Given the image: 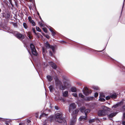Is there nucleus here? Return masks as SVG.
I'll return each mask as SVG.
<instances>
[{
  "label": "nucleus",
  "instance_id": "nucleus-44",
  "mask_svg": "<svg viewBox=\"0 0 125 125\" xmlns=\"http://www.w3.org/2000/svg\"><path fill=\"white\" fill-rule=\"evenodd\" d=\"M98 94L97 93H96L94 94V97H96L98 96Z\"/></svg>",
  "mask_w": 125,
  "mask_h": 125
},
{
  "label": "nucleus",
  "instance_id": "nucleus-36",
  "mask_svg": "<svg viewBox=\"0 0 125 125\" xmlns=\"http://www.w3.org/2000/svg\"><path fill=\"white\" fill-rule=\"evenodd\" d=\"M90 50L91 51H92L94 52L95 51H97V52H101L102 51H98L95 50L93 49H90Z\"/></svg>",
  "mask_w": 125,
  "mask_h": 125
},
{
  "label": "nucleus",
  "instance_id": "nucleus-59",
  "mask_svg": "<svg viewBox=\"0 0 125 125\" xmlns=\"http://www.w3.org/2000/svg\"><path fill=\"white\" fill-rule=\"evenodd\" d=\"M37 14L38 16H40V14L38 12H37Z\"/></svg>",
  "mask_w": 125,
  "mask_h": 125
},
{
  "label": "nucleus",
  "instance_id": "nucleus-52",
  "mask_svg": "<svg viewBox=\"0 0 125 125\" xmlns=\"http://www.w3.org/2000/svg\"><path fill=\"white\" fill-rule=\"evenodd\" d=\"M32 31H33V32L35 34H36V33H35V31L34 29H32Z\"/></svg>",
  "mask_w": 125,
  "mask_h": 125
},
{
  "label": "nucleus",
  "instance_id": "nucleus-5",
  "mask_svg": "<svg viewBox=\"0 0 125 125\" xmlns=\"http://www.w3.org/2000/svg\"><path fill=\"white\" fill-rule=\"evenodd\" d=\"M30 46L32 54L34 55H37V53L34 45L32 43H31L30 44Z\"/></svg>",
  "mask_w": 125,
  "mask_h": 125
},
{
  "label": "nucleus",
  "instance_id": "nucleus-61",
  "mask_svg": "<svg viewBox=\"0 0 125 125\" xmlns=\"http://www.w3.org/2000/svg\"><path fill=\"white\" fill-rule=\"evenodd\" d=\"M125 1V0H124V3H123V6L124 5V3Z\"/></svg>",
  "mask_w": 125,
  "mask_h": 125
},
{
  "label": "nucleus",
  "instance_id": "nucleus-7",
  "mask_svg": "<svg viewBox=\"0 0 125 125\" xmlns=\"http://www.w3.org/2000/svg\"><path fill=\"white\" fill-rule=\"evenodd\" d=\"M80 111L82 113H84L85 114V115H87V114L89 113L90 111V110L87 109H86L84 107H82L80 108Z\"/></svg>",
  "mask_w": 125,
  "mask_h": 125
},
{
  "label": "nucleus",
  "instance_id": "nucleus-14",
  "mask_svg": "<svg viewBox=\"0 0 125 125\" xmlns=\"http://www.w3.org/2000/svg\"><path fill=\"white\" fill-rule=\"evenodd\" d=\"M125 101L124 99H122L120 102L117 103V104L118 106H120L121 105H122L123 104V102Z\"/></svg>",
  "mask_w": 125,
  "mask_h": 125
},
{
  "label": "nucleus",
  "instance_id": "nucleus-27",
  "mask_svg": "<svg viewBox=\"0 0 125 125\" xmlns=\"http://www.w3.org/2000/svg\"><path fill=\"white\" fill-rule=\"evenodd\" d=\"M99 100L101 101L104 102L105 101V99L104 98L102 97H99Z\"/></svg>",
  "mask_w": 125,
  "mask_h": 125
},
{
  "label": "nucleus",
  "instance_id": "nucleus-24",
  "mask_svg": "<svg viewBox=\"0 0 125 125\" xmlns=\"http://www.w3.org/2000/svg\"><path fill=\"white\" fill-rule=\"evenodd\" d=\"M71 91L73 92H76V90L75 88L72 87L71 89Z\"/></svg>",
  "mask_w": 125,
  "mask_h": 125
},
{
  "label": "nucleus",
  "instance_id": "nucleus-10",
  "mask_svg": "<svg viewBox=\"0 0 125 125\" xmlns=\"http://www.w3.org/2000/svg\"><path fill=\"white\" fill-rule=\"evenodd\" d=\"M49 63L53 69H55L57 68L56 66L53 62H49Z\"/></svg>",
  "mask_w": 125,
  "mask_h": 125
},
{
  "label": "nucleus",
  "instance_id": "nucleus-57",
  "mask_svg": "<svg viewBox=\"0 0 125 125\" xmlns=\"http://www.w3.org/2000/svg\"><path fill=\"white\" fill-rule=\"evenodd\" d=\"M36 115H36V118H37V117H38V113H36Z\"/></svg>",
  "mask_w": 125,
  "mask_h": 125
},
{
  "label": "nucleus",
  "instance_id": "nucleus-34",
  "mask_svg": "<svg viewBox=\"0 0 125 125\" xmlns=\"http://www.w3.org/2000/svg\"><path fill=\"white\" fill-rule=\"evenodd\" d=\"M28 36L30 39H31L32 37V36L31 35L30 33H29Z\"/></svg>",
  "mask_w": 125,
  "mask_h": 125
},
{
  "label": "nucleus",
  "instance_id": "nucleus-50",
  "mask_svg": "<svg viewBox=\"0 0 125 125\" xmlns=\"http://www.w3.org/2000/svg\"><path fill=\"white\" fill-rule=\"evenodd\" d=\"M25 123H19V125H25Z\"/></svg>",
  "mask_w": 125,
  "mask_h": 125
},
{
  "label": "nucleus",
  "instance_id": "nucleus-6",
  "mask_svg": "<svg viewBox=\"0 0 125 125\" xmlns=\"http://www.w3.org/2000/svg\"><path fill=\"white\" fill-rule=\"evenodd\" d=\"M55 82V84L56 86L57 87H60L62 84V83L59 79L58 77L56 76L54 78Z\"/></svg>",
  "mask_w": 125,
  "mask_h": 125
},
{
  "label": "nucleus",
  "instance_id": "nucleus-32",
  "mask_svg": "<svg viewBox=\"0 0 125 125\" xmlns=\"http://www.w3.org/2000/svg\"><path fill=\"white\" fill-rule=\"evenodd\" d=\"M30 22L32 24V25L34 26L35 25V23L34 21L32 20H31L30 21Z\"/></svg>",
  "mask_w": 125,
  "mask_h": 125
},
{
  "label": "nucleus",
  "instance_id": "nucleus-63",
  "mask_svg": "<svg viewBox=\"0 0 125 125\" xmlns=\"http://www.w3.org/2000/svg\"><path fill=\"white\" fill-rule=\"evenodd\" d=\"M9 1H11V0H8Z\"/></svg>",
  "mask_w": 125,
  "mask_h": 125
},
{
  "label": "nucleus",
  "instance_id": "nucleus-19",
  "mask_svg": "<svg viewBox=\"0 0 125 125\" xmlns=\"http://www.w3.org/2000/svg\"><path fill=\"white\" fill-rule=\"evenodd\" d=\"M31 121L29 119H27V122L25 123V125H31Z\"/></svg>",
  "mask_w": 125,
  "mask_h": 125
},
{
  "label": "nucleus",
  "instance_id": "nucleus-18",
  "mask_svg": "<svg viewBox=\"0 0 125 125\" xmlns=\"http://www.w3.org/2000/svg\"><path fill=\"white\" fill-rule=\"evenodd\" d=\"M47 78L48 80L50 82H51L52 80V77L50 75H48L47 76Z\"/></svg>",
  "mask_w": 125,
  "mask_h": 125
},
{
  "label": "nucleus",
  "instance_id": "nucleus-13",
  "mask_svg": "<svg viewBox=\"0 0 125 125\" xmlns=\"http://www.w3.org/2000/svg\"><path fill=\"white\" fill-rule=\"evenodd\" d=\"M87 118V115H85V116H82L80 117L79 120L80 121L84 120L86 119Z\"/></svg>",
  "mask_w": 125,
  "mask_h": 125
},
{
  "label": "nucleus",
  "instance_id": "nucleus-64",
  "mask_svg": "<svg viewBox=\"0 0 125 125\" xmlns=\"http://www.w3.org/2000/svg\"><path fill=\"white\" fill-rule=\"evenodd\" d=\"M7 16H8V15H9V14H7Z\"/></svg>",
  "mask_w": 125,
  "mask_h": 125
},
{
  "label": "nucleus",
  "instance_id": "nucleus-31",
  "mask_svg": "<svg viewBox=\"0 0 125 125\" xmlns=\"http://www.w3.org/2000/svg\"><path fill=\"white\" fill-rule=\"evenodd\" d=\"M59 100H60V101H61L62 102H63L65 103V100L63 98H61L59 99Z\"/></svg>",
  "mask_w": 125,
  "mask_h": 125
},
{
  "label": "nucleus",
  "instance_id": "nucleus-40",
  "mask_svg": "<svg viewBox=\"0 0 125 125\" xmlns=\"http://www.w3.org/2000/svg\"><path fill=\"white\" fill-rule=\"evenodd\" d=\"M72 95L73 96L75 97H77V94L76 93H73L72 94Z\"/></svg>",
  "mask_w": 125,
  "mask_h": 125
},
{
  "label": "nucleus",
  "instance_id": "nucleus-33",
  "mask_svg": "<svg viewBox=\"0 0 125 125\" xmlns=\"http://www.w3.org/2000/svg\"><path fill=\"white\" fill-rule=\"evenodd\" d=\"M36 29L37 31L39 32H41V30L40 29V28L38 27H36Z\"/></svg>",
  "mask_w": 125,
  "mask_h": 125
},
{
  "label": "nucleus",
  "instance_id": "nucleus-35",
  "mask_svg": "<svg viewBox=\"0 0 125 125\" xmlns=\"http://www.w3.org/2000/svg\"><path fill=\"white\" fill-rule=\"evenodd\" d=\"M42 30L43 31L45 32V33H46L47 32V29L45 28H42Z\"/></svg>",
  "mask_w": 125,
  "mask_h": 125
},
{
  "label": "nucleus",
  "instance_id": "nucleus-23",
  "mask_svg": "<svg viewBox=\"0 0 125 125\" xmlns=\"http://www.w3.org/2000/svg\"><path fill=\"white\" fill-rule=\"evenodd\" d=\"M79 110V109H77L76 110H75L73 113V114H76L78 113V112Z\"/></svg>",
  "mask_w": 125,
  "mask_h": 125
},
{
  "label": "nucleus",
  "instance_id": "nucleus-54",
  "mask_svg": "<svg viewBox=\"0 0 125 125\" xmlns=\"http://www.w3.org/2000/svg\"><path fill=\"white\" fill-rule=\"evenodd\" d=\"M122 108L123 109L125 110V105L123 106Z\"/></svg>",
  "mask_w": 125,
  "mask_h": 125
},
{
  "label": "nucleus",
  "instance_id": "nucleus-39",
  "mask_svg": "<svg viewBox=\"0 0 125 125\" xmlns=\"http://www.w3.org/2000/svg\"><path fill=\"white\" fill-rule=\"evenodd\" d=\"M63 79L65 80H68L67 78L65 76H62Z\"/></svg>",
  "mask_w": 125,
  "mask_h": 125
},
{
  "label": "nucleus",
  "instance_id": "nucleus-28",
  "mask_svg": "<svg viewBox=\"0 0 125 125\" xmlns=\"http://www.w3.org/2000/svg\"><path fill=\"white\" fill-rule=\"evenodd\" d=\"M53 86L52 85H50L49 87V89L50 91L51 92H52V89L53 88Z\"/></svg>",
  "mask_w": 125,
  "mask_h": 125
},
{
  "label": "nucleus",
  "instance_id": "nucleus-62",
  "mask_svg": "<svg viewBox=\"0 0 125 125\" xmlns=\"http://www.w3.org/2000/svg\"><path fill=\"white\" fill-rule=\"evenodd\" d=\"M62 42H64V43H65V42H64V41H62Z\"/></svg>",
  "mask_w": 125,
  "mask_h": 125
},
{
  "label": "nucleus",
  "instance_id": "nucleus-30",
  "mask_svg": "<svg viewBox=\"0 0 125 125\" xmlns=\"http://www.w3.org/2000/svg\"><path fill=\"white\" fill-rule=\"evenodd\" d=\"M93 88L94 90H99V88L97 86H94L93 87Z\"/></svg>",
  "mask_w": 125,
  "mask_h": 125
},
{
  "label": "nucleus",
  "instance_id": "nucleus-11",
  "mask_svg": "<svg viewBox=\"0 0 125 125\" xmlns=\"http://www.w3.org/2000/svg\"><path fill=\"white\" fill-rule=\"evenodd\" d=\"M64 86L61 85L59 87L60 89H62V90H64L67 88L66 84L64 82Z\"/></svg>",
  "mask_w": 125,
  "mask_h": 125
},
{
  "label": "nucleus",
  "instance_id": "nucleus-46",
  "mask_svg": "<svg viewBox=\"0 0 125 125\" xmlns=\"http://www.w3.org/2000/svg\"><path fill=\"white\" fill-rule=\"evenodd\" d=\"M45 36V37L47 39H49L50 38V36L46 34Z\"/></svg>",
  "mask_w": 125,
  "mask_h": 125
},
{
  "label": "nucleus",
  "instance_id": "nucleus-29",
  "mask_svg": "<svg viewBox=\"0 0 125 125\" xmlns=\"http://www.w3.org/2000/svg\"><path fill=\"white\" fill-rule=\"evenodd\" d=\"M23 25L25 29H27L28 28V27L27 24L25 23H23Z\"/></svg>",
  "mask_w": 125,
  "mask_h": 125
},
{
  "label": "nucleus",
  "instance_id": "nucleus-48",
  "mask_svg": "<svg viewBox=\"0 0 125 125\" xmlns=\"http://www.w3.org/2000/svg\"><path fill=\"white\" fill-rule=\"evenodd\" d=\"M123 119H125V112L123 114Z\"/></svg>",
  "mask_w": 125,
  "mask_h": 125
},
{
  "label": "nucleus",
  "instance_id": "nucleus-53",
  "mask_svg": "<svg viewBox=\"0 0 125 125\" xmlns=\"http://www.w3.org/2000/svg\"><path fill=\"white\" fill-rule=\"evenodd\" d=\"M10 4H11V5L13 7V4H12V1H9Z\"/></svg>",
  "mask_w": 125,
  "mask_h": 125
},
{
  "label": "nucleus",
  "instance_id": "nucleus-15",
  "mask_svg": "<svg viewBox=\"0 0 125 125\" xmlns=\"http://www.w3.org/2000/svg\"><path fill=\"white\" fill-rule=\"evenodd\" d=\"M117 113L116 112L113 113H111L108 115L109 117H112L115 116L117 114Z\"/></svg>",
  "mask_w": 125,
  "mask_h": 125
},
{
  "label": "nucleus",
  "instance_id": "nucleus-17",
  "mask_svg": "<svg viewBox=\"0 0 125 125\" xmlns=\"http://www.w3.org/2000/svg\"><path fill=\"white\" fill-rule=\"evenodd\" d=\"M63 96L64 97H66L68 96V92L66 91L63 92L62 94Z\"/></svg>",
  "mask_w": 125,
  "mask_h": 125
},
{
  "label": "nucleus",
  "instance_id": "nucleus-3",
  "mask_svg": "<svg viewBox=\"0 0 125 125\" xmlns=\"http://www.w3.org/2000/svg\"><path fill=\"white\" fill-rule=\"evenodd\" d=\"M102 108L103 110H99L98 112V115L99 116H104L107 114V109L108 108L104 106L102 107Z\"/></svg>",
  "mask_w": 125,
  "mask_h": 125
},
{
  "label": "nucleus",
  "instance_id": "nucleus-9",
  "mask_svg": "<svg viewBox=\"0 0 125 125\" xmlns=\"http://www.w3.org/2000/svg\"><path fill=\"white\" fill-rule=\"evenodd\" d=\"M85 90H83V94L85 95H87L91 93L92 92L91 91L88 89L86 87L85 88Z\"/></svg>",
  "mask_w": 125,
  "mask_h": 125
},
{
  "label": "nucleus",
  "instance_id": "nucleus-38",
  "mask_svg": "<svg viewBox=\"0 0 125 125\" xmlns=\"http://www.w3.org/2000/svg\"><path fill=\"white\" fill-rule=\"evenodd\" d=\"M79 96L81 98H83L84 97V96L82 94H79Z\"/></svg>",
  "mask_w": 125,
  "mask_h": 125
},
{
  "label": "nucleus",
  "instance_id": "nucleus-16",
  "mask_svg": "<svg viewBox=\"0 0 125 125\" xmlns=\"http://www.w3.org/2000/svg\"><path fill=\"white\" fill-rule=\"evenodd\" d=\"M38 23L42 27H44L45 25L44 24V22L42 20V21L39 22Z\"/></svg>",
  "mask_w": 125,
  "mask_h": 125
},
{
  "label": "nucleus",
  "instance_id": "nucleus-8",
  "mask_svg": "<svg viewBox=\"0 0 125 125\" xmlns=\"http://www.w3.org/2000/svg\"><path fill=\"white\" fill-rule=\"evenodd\" d=\"M76 107V105L74 103H72L70 104L69 105V112L71 113V112L75 109Z\"/></svg>",
  "mask_w": 125,
  "mask_h": 125
},
{
  "label": "nucleus",
  "instance_id": "nucleus-42",
  "mask_svg": "<svg viewBox=\"0 0 125 125\" xmlns=\"http://www.w3.org/2000/svg\"><path fill=\"white\" fill-rule=\"evenodd\" d=\"M52 32V36L53 37H54L55 34V33L54 31H52V32Z\"/></svg>",
  "mask_w": 125,
  "mask_h": 125
},
{
  "label": "nucleus",
  "instance_id": "nucleus-58",
  "mask_svg": "<svg viewBox=\"0 0 125 125\" xmlns=\"http://www.w3.org/2000/svg\"><path fill=\"white\" fill-rule=\"evenodd\" d=\"M39 17H40V19L41 20V21H42V18H41V17L40 16Z\"/></svg>",
  "mask_w": 125,
  "mask_h": 125
},
{
  "label": "nucleus",
  "instance_id": "nucleus-21",
  "mask_svg": "<svg viewBox=\"0 0 125 125\" xmlns=\"http://www.w3.org/2000/svg\"><path fill=\"white\" fill-rule=\"evenodd\" d=\"M47 114L43 113L40 116L39 119H41L42 117H44V116H47Z\"/></svg>",
  "mask_w": 125,
  "mask_h": 125
},
{
  "label": "nucleus",
  "instance_id": "nucleus-2",
  "mask_svg": "<svg viewBox=\"0 0 125 125\" xmlns=\"http://www.w3.org/2000/svg\"><path fill=\"white\" fill-rule=\"evenodd\" d=\"M45 46L47 49H49L50 55V56H53V53L55 52V47L52 45H50L47 42H46L45 44Z\"/></svg>",
  "mask_w": 125,
  "mask_h": 125
},
{
  "label": "nucleus",
  "instance_id": "nucleus-37",
  "mask_svg": "<svg viewBox=\"0 0 125 125\" xmlns=\"http://www.w3.org/2000/svg\"><path fill=\"white\" fill-rule=\"evenodd\" d=\"M118 107V105H117V104H116L115 105L113 106L112 107V108H116Z\"/></svg>",
  "mask_w": 125,
  "mask_h": 125
},
{
  "label": "nucleus",
  "instance_id": "nucleus-45",
  "mask_svg": "<svg viewBox=\"0 0 125 125\" xmlns=\"http://www.w3.org/2000/svg\"><path fill=\"white\" fill-rule=\"evenodd\" d=\"M100 97H102L104 98L105 97V96L104 94H101V95Z\"/></svg>",
  "mask_w": 125,
  "mask_h": 125
},
{
  "label": "nucleus",
  "instance_id": "nucleus-55",
  "mask_svg": "<svg viewBox=\"0 0 125 125\" xmlns=\"http://www.w3.org/2000/svg\"><path fill=\"white\" fill-rule=\"evenodd\" d=\"M55 108L57 110H58V107L57 106H55Z\"/></svg>",
  "mask_w": 125,
  "mask_h": 125
},
{
  "label": "nucleus",
  "instance_id": "nucleus-41",
  "mask_svg": "<svg viewBox=\"0 0 125 125\" xmlns=\"http://www.w3.org/2000/svg\"><path fill=\"white\" fill-rule=\"evenodd\" d=\"M110 98H111L110 96H107L105 98L106 100H108L109 99H110Z\"/></svg>",
  "mask_w": 125,
  "mask_h": 125
},
{
  "label": "nucleus",
  "instance_id": "nucleus-20",
  "mask_svg": "<svg viewBox=\"0 0 125 125\" xmlns=\"http://www.w3.org/2000/svg\"><path fill=\"white\" fill-rule=\"evenodd\" d=\"M111 98L115 99L117 97V95L116 94H114L110 95Z\"/></svg>",
  "mask_w": 125,
  "mask_h": 125
},
{
  "label": "nucleus",
  "instance_id": "nucleus-60",
  "mask_svg": "<svg viewBox=\"0 0 125 125\" xmlns=\"http://www.w3.org/2000/svg\"><path fill=\"white\" fill-rule=\"evenodd\" d=\"M6 124L7 125H9V124H8V123H6Z\"/></svg>",
  "mask_w": 125,
  "mask_h": 125
},
{
  "label": "nucleus",
  "instance_id": "nucleus-49",
  "mask_svg": "<svg viewBox=\"0 0 125 125\" xmlns=\"http://www.w3.org/2000/svg\"><path fill=\"white\" fill-rule=\"evenodd\" d=\"M28 19L30 21L31 20V17H28Z\"/></svg>",
  "mask_w": 125,
  "mask_h": 125
},
{
  "label": "nucleus",
  "instance_id": "nucleus-22",
  "mask_svg": "<svg viewBox=\"0 0 125 125\" xmlns=\"http://www.w3.org/2000/svg\"><path fill=\"white\" fill-rule=\"evenodd\" d=\"M42 50L43 52V54L44 55H45L46 52V49H45L43 47L42 48Z\"/></svg>",
  "mask_w": 125,
  "mask_h": 125
},
{
  "label": "nucleus",
  "instance_id": "nucleus-4",
  "mask_svg": "<svg viewBox=\"0 0 125 125\" xmlns=\"http://www.w3.org/2000/svg\"><path fill=\"white\" fill-rule=\"evenodd\" d=\"M14 35L15 37L20 40H21L24 38V36L18 32L15 33Z\"/></svg>",
  "mask_w": 125,
  "mask_h": 125
},
{
  "label": "nucleus",
  "instance_id": "nucleus-47",
  "mask_svg": "<svg viewBox=\"0 0 125 125\" xmlns=\"http://www.w3.org/2000/svg\"><path fill=\"white\" fill-rule=\"evenodd\" d=\"M2 17L3 18L5 17L6 18V15L5 13H2Z\"/></svg>",
  "mask_w": 125,
  "mask_h": 125
},
{
  "label": "nucleus",
  "instance_id": "nucleus-43",
  "mask_svg": "<svg viewBox=\"0 0 125 125\" xmlns=\"http://www.w3.org/2000/svg\"><path fill=\"white\" fill-rule=\"evenodd\" d=\"M95 119V121H96L97 122L99 123V122H100V120L98 118H96Z\"/></svg>",
  "mask_w": 125,
  "mask_h": 125
},
{
  "label": "nucleus",
  "instance_id": "nucleus-25",
  "mask_svg": "<svg viewBox=\"0 0 125 125\" xmlns=\"http://www.w3.org/2000/svg\"><path fill=\"white\" fill-rule=\"evenodd\" d=\"M95 119H90L89 121V123H91L94 122L95 121Z\"/></svg>",
  "mask_w": 125,
  "mask_h": 125
},
{
  "label": "nucleus",
  "instance_id": "nucleus-12",
  "mask_svg": "<svg viewBox=\"0 0 125 125\" xmlns=\"http://www.w3.org/2000/svg\"><path fill=\"white\" fill-rule=\"evenodd\" d=\"M76 120V117L75 116L73 117V119H72L70 122V125H74Z\"/></svg>",
  "mask_w": 125,
  "mask_h": 125
},
{
  "label": "nucleus",
  "instance_id": "nucleus-56",
  "mask_svg": "<svg viewBox=\"0 0 125 125\" xmlns=\"http://www.w3.org/2000/svg\"><path fill=\"white\" fill-rule=\"evenodd\" d=\"M50 31L52 32V31H53V30L51 29V28H50L49 29Z\"/></svg>",
  "mask_w": 125,
  "mask_h": 125
},
{
  "label": "nucleus",
  "instance_id": "nucleus-1",
  "mask_svg": "<svg viewBox=\"0 0 125 125\" xmlns=\"http://www.w3.org/2000/svg\"><path fill=\"white\" fill-rule=\"evenodd\" d=\"M62 113H56L55 116V121L60 123H65V120L64 118L62 117Z\"/></svg>",
  "mask_w": 125,
  "mask_h": 125
},
{
  "label": "nucleus",
  "instance_id": "nucleus-51",
  "mask_svg": "<svg viewBox=\"0 0 125 125\" xmlns=\"http://www.w3.org/2000/svg\"><path fill=\"white\" fill-rule=\"evenodd\" d=\"M122 124L124 125H125V121H123L122 122Z\"/></svg>",
  "mask_w": 125,
  "mask_h": 125
},
{
  "label": "nucleus",
  "instance_id": "nucleus-26",
  "mask_svg": "<svg viewBox=\"0 0 125 125\" xmlns=\"http://www.w3.org/2000/svg\"><path fill=\"white\" fill-rule=\"evenodd\" d=\"M93 98V97H88L86 98V100L88 101L92 100Z\"/></svg>",
  "mask_w": 125,
  "mask_h": 125
}]
</instances>
